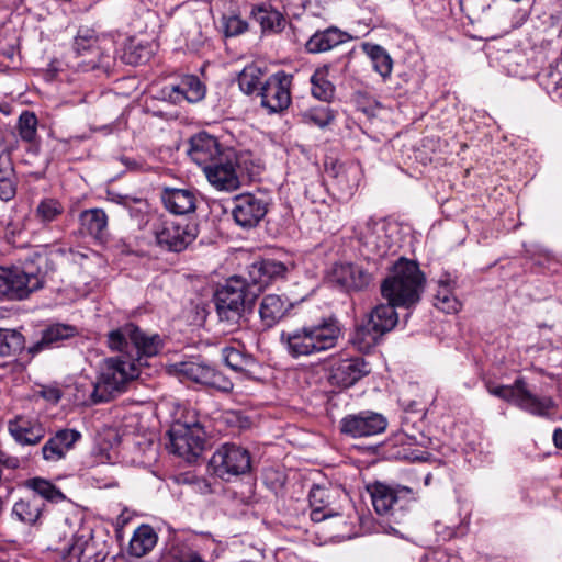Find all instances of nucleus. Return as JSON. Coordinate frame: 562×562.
<instances>
[{
  "label": "nucleus",
  "instance_id": "obj_1",
  "mask_svg": "<svg viewBox=\"0 0 562 562\" xmlns=\"http://www.w3.org/2000/svg\"><path fill=\"white\" fill-rule=\"evenodd\" d=\"M108 346L122 355L104 361L91 385L89 397L78 398L82 404L109 402L125 392L127 385L139 375L142 358L157 355L161 339L158 335H147L130 323L108 334Z\"/></svg>",
  "mask_w": 562,
  "mask_h": 562
},
{
  "label": "nucleus",
  "instance_id": "obj_2",
  "mask_svg": "<svg viewBox=\"0 0 562 562\" xmlns=\"http://www.w3.org/2000/svg\"><path fill=\"white\" fill-rule=\"evenodd\" d=\"M340 336V327L335 318L282 331L280 341L288 353L295 359L310 357L334 348Z\"/></svg>",
  "mask_w": 562,
  "mask_h": 562
},
{
  "label": "nucleus",
  "instance_id": "obj_3",
  "mask_svg": "<svg viewBox=\"0 0 562 562\" xmlns=\"http://www.w3.org/2000/svg\"><path fill=\"white\" fill-rule=\"evenodd\" d=\"M424 276L416 262L401 258L393 267L392 274L381 285L384 299L402 307H411L420 299Z\"/></svg>",
  "mask_w": 562,
  "mask_h": 562
},
{
  "label": "nucleus",
  "instance_id": "obj_4",
  "mask_svg": "<svg viewBox=\"0 0 562 562\" xmlns=\"http://www.w3.org/2000/svg\"><path fill=\"white\" fill-rule=\"evenodd\" d=\"M43 284L44 273L32 261L23 267H0V293L3 295L22 300Z\"/></svg>",
  "mask_w": 562,
  "mask_h": 562
},
{
  "label": "nucleus",
  "instance_id": "obj_5",
  "mask_svg": "<svg viewBox=\"0 0 562 562\" xmlns=\"http://www.w3.org/2000/svg\"><path fill=\"white\" fill-rule=\"evenodd\" d=\"M490 394L504 401L512 402L520 409L532 415L548 417L550 412L555 408V403L551 396L539 397L531 393L524 379L515 380L513 385L488 386Z\"/></svg>",
  "mask_w": 562,
  "mask_h": 562
},
{
  "label": "nucleus",
  "instance_id": "obj_6",
  "mask_svg": "<svg viewBox=\"0 0 562 562\" xmlns=\"http://www.w3.org/2000/svg\"><path fill=\"white\" fill-rule=\"evenodd\" d=\"M216 313L221 324L233 330L240 325L246 310L247 294L245 283L231 279L214 296Z\"/></svg>",
  "mask_w": 562,
  "mask_h": 562
},
{
  "label": "nucleus",
  "instance_id": "obj_7",
  "mask_svg": "<svg viewBox=\"0 0 562 562\" xmlns=\"http://www.w3.org/2000/svg\"><path fill=\"white\" fill-rule=\"evenodd\" d=\"M213 474L224 481L244 475L251 469V457L247 449L235 443H224L210 460Z\"/></svg>",
  "mask_w": 562,
  "mask_h": 562
},
{
  "label": "nucleus",
  "instance_id": "obj_8",
  "mask_svg": "<svg viewBox=\"0 0 562 562\" xmlns=\"http://www.w3.org/2000/svg\"><path fill=\"white\" fill-rule=\"evenodd\" d=\"M157 245L168 251L180 252L194 241L198 228L194 224L161 220L154 227Z\"/></svg>",
  "mask_w": 562,
  "mask_h": 562
},
{
  "label": "nucleus",
  "instance_id": "obj_9",
  "mask_svg": "<svg viewBox=\"0 0 562 562\" xmlns=\"http://www.w3.org/2000/svg\"><path fill=\"white\" fill-rule=\"evenodd\" d=\"M375 512L381 515H395V512L405 509L415 499V493L406 486H390L375 483L370 490Z\"/></svg>",
  "mask_w": 562,
  "mask_h": 562
},
{
  "label": "nucleus",
  "instance_id": "obj_10",
  "mask_svg": "<svg viewBox=\"0 0 562 562\" xmlns=\"http://www.w3.org/2000/svg\"><path fill=\"white\" fill-rule=\"evenodd\" d=\"M168 435L171 451L188 461L195 459L204 448V439L198 424L190 426L177 422L171 426Z\"/></svg>",
  "mask_w": 562,
  "mask_h": 562
},
{
  "label": "nucleus",
  "instance_id": "obj_11",
  "mask_svg": "<svg viewBox=\"0 0 562 562\" xmlns=\"http://www.w3.org/2000/svg\"><path fill=\"white\" fill-rule=\"evenodd\" d=\"M371 372V364L362 357L340 358L331 362L328 382L341 389L355 385Z\"/></svg>",
  "mask_w": 562,
  "mask_h": 562
},
{
  "label": "nucleus",
  "instance_id": "obj_12",
  "mask_svg": "<svg viewBox=\"0 0 562 562\" xmlns=\"http://www.w3.org/2000/svg\"><path fill=\"white\" fill-rule=\"evenodd\" d=\"M386 427V418L382 414L372 411L349 414L340 422V431L352 438L375 436L382 434Z\"/></svg>",
  "mask_w": 562,
  "mask_h": 562
},
{
  "label": "nucleus",
  "instance_id": "obj_13",
  "mask_svg": "<svg viewBox=\"0 0 562 562\" xmlns=\"http://www.w3.org/2000/svg\"><path fill=\"white\" fill-rule=\"evenodd\" d=\"M292 77L284 71L270 76L260 87L261 105L270 112L286 109L291 102L290 86Z\"/></svg>",
  "mask_w": 562,
  "mask_h": 562
},
{
  "label": "nucleus",
  "instance_id": "obj_14",
  "mask_svg": "<svg viewBox=\"0 0 562 562\" xmlns=\"http://www.w3.org/2000/svg\"><path fill=\"white\" fill-rule=\"evenodd\" d=\"M207 181L217 190L233 191L239 187V179L236 173V157L232 149L215 164L203 170Z\"/></svg>",
  "mask_w": 562,
  "mask_h": 562
},
{
  "label": "nucleus",
  "instance_id": "obj_15",
  "mask_svg": "<svg viewBox=\"0 0 562 562\" xmlns=\"http://www.w3.org/2000/svg\"><path fill=\"white\" fill-rule=\"evenodd\" d=\"M228 149L223 148L214 136L199 133L191 137L188 155L193 162L204 170L206 167L215 164L218 158L226 155Z\"/></svg>",
  "mask_w": 562,
  "mask_h": 562
},
{
  "label": "nucleus",
  "instance_id": "obj_16",
  "mask_svg": "<svg viewBox=\"0 0 562 562\" xmlns=\"http://www.w3.org/2000/svg\"><path fill=\"white\" fill-rule=\"evenodd\" d=\"M72 49L78 57H83L87 68L103 66L105 57L99 35L94 30L80 27L74 38Z\"/></svg>",
  "mask_w": 562,
  "mask_h": 562
},
{
  "label": "nucleus",
  "instance_id": "obj_17",
  "mask_svg": "<svg viewBox=\"0 0 562 562\" xmlns=\"http://www.w3.org/2000/svg\"><path fill=\"white\" fill-rule=\"evenodd\" d=\"M286 267L273 259H261L254 261L247 269V276L244 279L245 288L254 286L261 291L277 279L283 278Z\"/></svg>",
  "mask_w": 562,
  "mask_h": 562
},
{
  "label": "nucleus",
  "instance_id": "obj_18",
  "mask_svg": "<svg viewBox=\"0 0 562 562\" xmlns=\"http://www.w3.org/2000/svg\"><path fill=\"white\" fill-rule=\"evenodd\" d=\"M266 213V202L251 193L240 194L234 200L232 214L235 222L241 227L256 226Z\"/></svg>",
  "mask_w": 562,
  "mask_h": 562
},
{
  "label": "nucleus",
  "instance_id": "obj_19",
  "mask_svg": "<svg viewBox=\"0 0 562 562\" xmlns=\"http://www.w3.org/2000/svg\"><path fill=\"white\" fill-rule=\"evenodd\" d=\"M80 439L81 434L76 429L65 428L56 431L41 449L43 460L48 463L59 462Z\"/></svg>",
  "mask_w": 562,
  "mask_h": 562
},
{
  "label": "nucleus",
  "instance_id": "obj_20",
  "mask_svg": "<svg viewBox=\"0 0 562 562\" xmlns=\"http://www.w3.org/2000/svg\"><path fill=\"white\" fill-rule=\"evenodd\" d=\"M331 281L347 291H362L371 283L372 276L355 263H336L331 270Z\"/></svg>",
  "mask_w": 562,
  "mask_h": 562
},
{
  "label": "nucleus",
  "instance_id": "obj_21",
  "mask_svg": "<svg viewBox=\"0 0 562 562\" xmlns=\"http://www.w3.org/2000/svg\"><path fill=\"white\" fill-rule=\"evenodd\" d=\"M80 232L91 237L97 244L105 245L110 238L109 218L99 207L88 209L79 214Z\"/></svg>",
  "mask_w": 562,
  "mask_h": 562
},
{
  "label": "nucleus",
  "instance_id": "obj_22",
  "mask_svg": "<svg viewBox=\"0 0 562 562\" xmlns=\"http://www.w3.org/2000/svg\"><path fill=\"white\" fill-rule=\"evenodd\" d=\"M335 491L314 485L308 494L311 507L310 517L315 522H321L327 518L339 515L338 508L335 506Z\"/></svg>",
  "mask_w": 562,
  "mask_h": 562
},
{
  "label": "nucleus",
  "instance_id": "obj_23",
  "mask_svg": "<svg viewBox=\"0 0 562 562\" xmlns=\"http://www.w3.org/2000/svg\"><path fill=\"white\" fill-rule=\"evenodd\" d=\"M8 429L13 439L22 446H36L45 437L44 426L37 422L21 416L8 424Z\"/></svg>",
  "mask_w": 562,
  "mask_h": 562
},
{
  "label": "nucleus",
  "instance_id": "obj_24",
  "mask_svg": "<svg viewBox=\"0 0 562 562\" xmlns=\"http://www.w3.org/2000/svg\"><path fill=\"white\" fill-rule=\"evenodd\" d=\"M161 201L165 207L176 215L189 214L196 209V195L190 189L165 188Z\"/></svg>",
  "mask_w": 562,
  "mask_h": 562
},
{
  "label": "nucleus",
  "instance_id": "obj_25",
  "mask_svg": "<svg viewBox=\"0 0 562 562\" xmlns=\"http://www.w3.org/2000/svg\"><path fill=\"white\" fill-rule=\"evenodd\" d=\"M77 335V328L66 324H54L45 328L40 340L27 348V353L35 355L58 346L59 342L68 340Z\"/></svg>",
  "mask_w": 562,
  "mask_h": 562
},
{
  "label": "nucleus",
  "instance_id": "obj_26",
  "mask_svg": "<svg viewBox=\"0 0 562 562\" xmlns=\"http://www.w3.org/2000/svg\"><path fill=\"white\" fill-rule=\"evenodd\" d=\"M164 94L175 103L182 100L193 103L204 98L205 88L198 77L187 76L179 85L166 87Z\"/></svg>",
  "mask_w": 562,
  "mask_h": 562
},
{
  "label": "nucleus",
  "instance_id": "obj_27",
  "mask_svg": "<svg viewBox=\"0 0 562 562\" xmlns=\"http://www.w3.org/2000/svg\"><path fill=\"white\" fill-rule=\"evenodd\" d=\"M325 173L344 195H351L358 186V170L352 166L331 162L326 165Z\"/></svg>",
  "mask_w": 562,
  "mask_h": 562
},
{
  "label": "nucleus",
  "instance_id": "obj_28",
  "mask_svg": "<svg viewBox=\"0 0 562 562\" xmlns=\"http://www.w3.org/2000/svg\"><path fill=\"white\" fill-rule=\"evenodd\" d=\"M291 304L280 295H266L259 306V315L265 328H271L279 323L290 310Z\"/></svg>",
  "mask_w": 562,
  "mask_h": 562
},
{
  "label": "nucleus",
  "instance_id": "obj_29",
  "mask_svg": "<svg viewBox=\"0 0 562 562\" xmlns=\"http://www.w3.org/2000/svg\"><path fill=\"white\" fill-rule=\"evenodd\" d=\"M346 41L347 34L331 26L314 33L306 42L305 47L308 53L317 54L330 50Z\"/></svg>",
  "mask_w": 562,
  "mask_h": 562
},
{
  "label": "nucleus",
  "instance_id": "obj_30",
  "mask_svg": "<svg viewBox=\"0 0 562 562\" xmlns=\"http://www.w3.org/2000/svg\"><path fill=\"white\" fill-rule=\"evenodd\" d=\"M397 304L389 302L387 304L376 305L369 314L367 322L381 336L391 331L398 322V315L395 311Z\"/></svg>",
  "mask_w": 562,
  "mask_h": 562
},
{
  "label": "nucleus",
  "instance_id": "obj_31",
  "mask_svg": "<svg viewBox=\"0 0 562 562\" xmlns=\"http://www.w3.org/2000/svg\"><path fill=\"white\" fill-rule=\"evenodd\" d=\"M361 48L363 53L370 58L373 69L386 80L393 69V60L385 48L378 44L362 43Z\"/></svg>",
  "mask_w": 562,
  "mask_h": 562
},
{
  "label": "nucleus",
  "instance_id": "obj_32",
  "mask_svg": "<svg viewBox=\"0 0 562 562\" xmlns=\"http://www.w3.org/2000/svg\"><path fill=\"white\" fill-rule=\"evenodd\" d=\"M44 503L36 496L22 498L14 503L12 516L19 521L27 525H35L42 515Z\"/></svg>",
  "mask_w": 562,
  "mask_h": 562
},
{
  "label": "nucleus",
  "instance_id": "obj_33",
  "mask_svg": "<svg viewBox=\"0 0 562 562\" xmlns=\"http://www.w3.org/2000/svg\"><path fill=\"white\" fill-rule=\"evenodd\" d=\"M157 535L148 525L138 527L130 541L128 553L133 557L140 558L146 555L156 546Z\"/></svg>",
  "mask_w": 562,
  "mask_h": 562
},
{
  "label": "nucleus",
  "instance_id": "obj_34",
  "mask_svg": "<svg viewBox=\"0 0 562 562\" xmlns=\"http://www.w3.org/2000/svg\"><path fill=\"white\" fill-rule=\"evenodd\" d=\"M251 15L265 32H280L285 25L283 14L268 4L255 5L251 9Z\"/></svg>",
  "mask_w": 562,
  "mask_h": 562
},
{
  "label": "nucleus",
  "instance_id": "obj_35",
  "mask_svg": "<svg viewBox=\"0 0 562 562\" xmlns=\"http://www.w3.org/2000/svg\"><path fill=\"white\" fill-rule=\"evenodd\" d=\"M112 201L126 209L130 217L138 227H143L147 223L150 212V205L147 200L128 195H116Z\"/></svg>",
  "mask_w": 562,
  "mask_h": 562
},
{
  "label": "nucleus",
  "instance_id": "obj_36",
  "mask_svg": "<svg viewBox=\"0 0 562 562\" xmlns=\"http://www.w3.org/2000/svg\"><path fill=\"white\" fill-rule=\"evenodd\" d=\"M224 363L235 372L248 374L256 367V360L252 356L244 353L234 347L222 349Z\"/></svg>",
  "mask_w": 562,
  "mask_h": 562
},
{
  "label": "nucleus",
  "instance_id": "obj_37",
  "mask_svg": "<svg viewBox=\"0 0 562 562\" xmlns=\"http://www.w3.org/2000/svg\"><path fill=\"white\" fill-rule=\"evenodd\" d=\"M200 537H193L190 543L177 542L169 550L167 562H204L198 552Z\"/></svg>",
  "mask_w": 562,
  "mask_h": 562
},
{
  "label": "nucleus",
  "instance_id": "obj_38",
  "mask_svg": "<svg viewBox=\"0 0 562 562\" xmlns=\"http://www.w3.org/2000/svg\"><path fill=\"white\" fill-rule=\"evenodd\" d=\"M382 336L368 322L358 326L350 337L351 345L361 352H369Z\"/></svg>",
  "mask_w": 562,
  "mask_h": 562
},
{
  "label": "nucleus",
  "instance_id": "obj_39",
  "mask_svg": "<svg viewBox=\"0 0 562 562\" xmlns=\"http://www.w3.org/2000/svg\"><path fill=\"white\" fill-rule=\"evenodd\" d=\"M25 486L40 497L52 503H59L66 499V496L57 486L43 477L30 479L25 482Z\"/></svg>",
  "mask_w": 562,
  "mask_h": 562
},
{
  "label": "nucleus",
  "instance_id": "obj_40",
  "mask_svg": "<svg viewBox=\"0 0 562 562\" xmlns=\"http://www.w3.org/2000/svg\"><path fill=\"white\" fill-rule=\"evenodd\" d=\"M328 69L319 68L311 77L312 94L322 101L329 102L335 94V86L327 79Z\"/></svg>",
  "mask_w": 562,
  "mask_h": 562
},
{
  "label": "nucleus",
  "instance_id": "obj_41",
  "mask_svg": "<svg viewBox=\"0 0 562 562\" xmlns=\"http://www.w3.org/2000/svg\"><path fill=\"white\" fill-rule=\"evenodd\" d=\"M25 339L14 329L0 328V357H11L23 350Z\"/></svg>",
  "mask_w": 562,
  "mask_h": 562
},
{
  "label": "nucleus",
  "instance_id": "obj_42",
  "mask_svg": "<svg viewBox=\"0 0 562 562\" xmlns=\"http://www.w3.org/2000/svg\"><path fill=\"white\" fill-rule=\"evenodd\" d=\"M451 280L439 281V290L435 297V306L445 313H454L460 308L459 301L451 293Z\"/></svg>",
  "mask_w": 562,
  "mask_h": 562
},
{
  "label": "nucleus",
  "instance_id": "obj_43",
  "mask_svg": "<svg viewBox=\"0 0 562 562\" xmlns=\"http://www.w3.org/2000/svg\"><path fill=\"white\" fill-rule=\"evenodd\" d=\"M64 213L63 204L52 198L43 199L35 209V218L42 224H49L56 221Z\"/></svg>",
  "mask_w": 562,
  "mask_h": 562
},
{
  "label": "nucleus",
  "instance_id": "obj_44",
  "mask_svg": "<svg viewBox=\"0 0 562 562\" xmlns=\"http://www.w3.org/2000/svg\"><path fill=\"white\" fill-rule=\"evenodd\" d=\"M263 72L260 67L251 64L246 66L238 76L240 90L246 94H251L259 89Z\"/></svg>",
  "mask_w": 562,
  "mask_h": 562
},
{
  "label": "nucleus",
  "instance_id": "obj_45",
  "mask_svg": "<svg viewBox=\"0 0 562 562\" xmlns=\"http://www.w3.org/2000/svg\"><path fill=\"white\" fill-rule=\"evenodd\" d=\"M211 366L204 362L189 361L182 362L179 372L190 381L206 385Z\"/></svg>",
  "mask_w": 562,
  "mask_h": 562
},
{
  "label": "nucleus",
  "instance_id": "obj_46",
  "mask_svg": "<svg viewBox=\"0 0 562 562\" xmlns=\"http://www.w3.org/2000/svg\"><path fill=\"white\" fill-rule=\"evenodd\" d=\"M37 117L33 112L24 111L18 120L16 128L22 140L33 143L37 136Z\"/></svg>",
  "mask_w": 562,
  "mask_h": 562
},
{
  "label": "nucleus",
  "instance_id": "obj_47",
  "mask_svg": "<svg viewBox=\"0 0 562 562\" xmlns=\"http://www.w3.org/2000/svg\"><path fill=\"white\" fill-rule=\"evenodd\" d=\"M301 116L304 123L315 125L321 128L326 127L334 120V114L328 106L310 109L304 111Z\"/></svg>",
  "mask_w": 562,
  "mask_h": 562
},
{
  "label": "nucleus",
  "instance_id": "obj_48",
  "mask_svg": "<svg viewBox=\"0 0 562 562\" xmlns=\"http://www.w3.org/2000/svg\"><path fill=\"white\" fill-rule=\"evenodd\" d=\"M375 225V223H373V226ZM360 241L362 243V245L372 254L379 256V257H383L384 255H386L387 252V249L384 245H381L380 243H378L375 236H374V233L372 232V224L371 223H368L367 225V232H361L360 233V237H359Z\"/></svg>",
  "mask_w": 562,
  "mask_h": 562
},
{
  "label": "nucleus",
  "instance_id": "obj_49",
  "mask_svg": "<svg viewBox=\"0 0 562 562\" xmlns=\"http://www.w3.org/2000/svg\"><path fill=\"white\" fill-rule=\"evenodd\" d=\"M90 544L87 541H77L70 546L66 553L63 555L60 562H89L86 557V551Z\"/></svg>",
  "mask_w": 562,
  "mask_h": 562
},
{
  "label": "nucleus",
  "instance_id": "obj_50",
  "mask_svg": "<svg viewBox=\"0 0 562 562\" xmlns=\"http://www.w3.org/2000/svg\"><path fill=\"white\" fill-rule=\"evenodd\" d=\"M206 386L216 389L222 392H229L233 390V382L221 371L216 370L214 367H211Z\"/></svg>",
  "mask_w": 562,
  "mask_h": 562
},
{
  "label": "nucleus",
  "instance_id": "obj_51",
  "mask_svg": "<svg viewBox=\"0 0 562 562\" xmlns=\"http://www.w3.org/2000/svg\"><path fill=\"white\" fill-rule=\"evenodd\" d=\"M224 32L226 36H237L247 30V22L237 15H232L224 19Z\"/></svg>",
  "mask_w": 562,
  "mask_h": 562
},
{
  "label": "nucleus",
  "instance_id": "obj_52",
  "mask_svg": "<svg viewBox=\"0 0 562 562\" xmlns=\"http://www.w3.org/2000/svg\"><path fill=\"white\" fill-rule=\"evenodd\" d=\"M16 194V178L0 181V199L11 201Z\"/></svg>",
  "mask_w": 562,
  "mask_h": 562
},
{
  "label": "nucleus",
  "instance_id": "obj_53",
  "mask_svg": "<svg viewBox=\"0 0 562 562\" xmlns=\"http://www.w3.org/2000/svg\"><path fill=\"white\" fill-rule=\"evenodd\" d=\"M426 562H462V559L458 554L437 550L426 557Z\"/></svg>",
  "mask_w": 562,
  "mask_h": 562
},
{
  "label": "nucleus",
  "instance_id": "obj_54",
  "mask_svg": "<svg viewBox=\"0 0 562 562\" xmlns=\"http://www.w3.org/2000/svg\"><path fill=\"white\" fill-rule=\"evenodd\" d=\"M16 178L9 155H0V181Z\"/></svg>",
  "mask_w": 562,
  "mask_h": 562
},
{
  "label": "nucleus",
  "instance_id": "obj_55",
  "mask_svg": "<svg viewBox=\"0 0 562 562\" xmlns=\"http://www.w3.org/2000/svg\"><path fill=\"white\" fill-rule=\"evenodd\" d=\"M124 63L130 65H137L143 61L142 54L136 52V47L133 44H130L122 56Z\"/></svg>",
  "mask_w": 562,
  "mask_h": 562
},
{
  "label": "nucleus",
  "instance_id": "obj_56",
  "mask_svg": "<svg viewBox=\"0 0 562 562\" xmlns=\"http://www.w3.org/2000/svg\"><path fill=\"white\" fill-rule=\"evenodd\" d=\"M0 463L9 469H16L20 465V461L16 457L9 456L7 452L0 449Z\"/></svg>",
  "mask_w": 562,
  "mask_h": 562
},
{
  "label": "nucleus",
  "instance_id": "obj_57",
  "mask_svg": "<svg viewBox=\"0 0 562 562\" xmlns=\"http://www.w3.org/2000/svg\"><path fill=\"white\" fill-rule=\"evenodd\" d=\"M553 442L557 448L562 449V429H555L553 432Z\"/></svg>",
  "mask_w": 562,
  "mask_h": 562
},
{
  "label": "nucleus",
  "instance_id": "obj_58",
  "mask_svg": "<svg viewBox=\"0 0 562 562\" xmlns=\"http://www.w3.org/2000/svg\"><path fill=\"white\" fill-rule=\"evenodd\" d=\"M122 162L131 170H136L139 168V165L135 160L127 157L122 158Z\"/></svg>",
  "mask_w": 562,
  "mask_h": 562
},
{
  "label": "nucleus",
  "instance_id": "obj_59",
  "mask_svg": "<svg viewBox=\"0 0 562 562\" xmlns=\"http://www.w3.org/2000/svg\"><path fill=\"white\" fill-rule=\"evenodd\" d=\"M431 477H432V476H431V474H430V473L426 475V477H425V484H426V485H429V484H430Z\"/></svg>",
  "mask_w": 562,
  "mask_h": 562
}]
</instances>
